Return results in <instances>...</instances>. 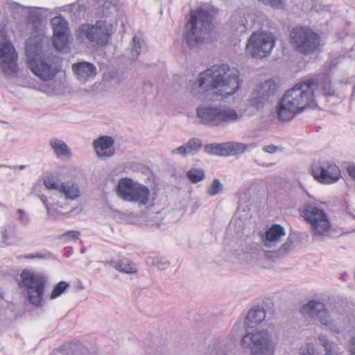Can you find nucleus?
<instances>
[{"label":"nucleus","mask_w":355,"mask_h":355,"mask_svg":"<svg viewBox=\"0 0 355 355\" xmlns=\"http://www.w3.org/2000/svg\"><path fill=\"white\" fill-rule=\"evenodd\" d=\"M187 176L193 184H197L205 178V173L202 168H191L187 172Z\"/></svg>","instance_id":"bb28decb"},{"label":"nucleus","mask_w":355,"mask_h":355,"mask_svg":"<svg viewBox=\"0 0 355 355\" xmlns=\"http://www.w3.org/2000/svg\"><path fill=\"white\" fill-rule=\"evenodd\" d=\"M60 192L62 193L67 199L70 200H75L80 196L78 186L71 182L60 183Z\"/></svg>","instance_id":"a878e982"},{"label":"nucleus","mask_w":355,"mask_h":355,"mask_svg":"<svg viewBox=\"0 0 355 355\" xmlns=\"http://www.w3.org/2000/svg\"><path fill=\"white\" fill-rule=\"evenodd\" d=\"M347 173L355 181V166H348Z\"/></svg>","instance_id":"09e8293b"},{"label":"nucleus","mask_w":355,"mask_h":355,"mask_svg":"<svg viewBox=\"0 0 355 355\" xmlns=\"http://www.w3.org/2000/svg\"><path fill=\"white\" fill-rule=\"evenodd\" d=\"M10 168H14V169H19V170H24L26 168V165H19V166H9Z\"/></svg>","instance_id":"864d4df0"},{"label":"nucleus","mask_w":355,"mask_h":355,"mask_svg":"<svg viewBox=\"0 0 355 355\" xmlns=\"http://www.w3.org/2000/svg\"><path fill=\"white\" fill-rule=\"evenodd\" d=\"M72 69L77 79L82 83H86L94 79L97 74L96 67L94 64L89 62L75 63L72 65Z\"/></svg>","instance_id":"aec40b11"},{"label":"nucleus","mask_w":355,"mask_h":355,"mask_svg":"<svg viewBox=\"0 0 355 355\" xmlns=\"http://www.w3.org/2000/svg\"><path fill=\"white\" fill-rule=\"evenodd\" d=\"M42 19V14L37 10L34 9L29 12L28 19L34 25H37L40 23Z\"/></svg>","instance_id":"a19ab883"},{"label":"nucleus","mask_w":355,"mask_h":355,"mask_svg":"<svg viewBox=\"0 0 355 355\" xmlns=\"http://www.w3.org/2000/svg\"><path fill=\"white\" fill-rule=\"evenodd\" d=\"M114 140L110 136H100L93 141V147L98 158L105 159L115 153Z\"/></svg>","instance_id":"6ab92c4d"},{"label":"nucleus","mask_w":355,"mask_h":355,"mask_svg":"<svg viewBox=\"0 0 355 355\" xmlns=\"http://www.w3.org/2000/svg\"><path fill=\"white\" fill-rule=\"evenodd\" d=\"M277 91L276 83L272 80H266L260 83L250 98L251 105L257 109H261L266 103L271 102Z\"/></svg>","instance_id":"ddd939ff"},{"label":"nucleus","mask_w":355,"mask_h":355,"mask_svg":"<svg viewBox=\"0 0 355 355\" xmlns=\"http://www.w3.org/2000/svg\"><path fill=\"white\" fill-rule=\"evenodd\" d=\"M17 58L15 49L10 41L6 40L1 44L0 59H2V62L0 66L4 73L10 75L17 72Z\"/></svg>","instance_id":"dca6fc26"},{"label":"nucleus","mask_w":355,"mask_h":355,"mask_svg":"<svg viewBox=\"0 0 355 355\" xmlns=\"http://www.w3.org/2000/svg\"><path fill=\"white\" fill-rule=\"evenodd\" d=\"M301 215L311 225L315 234L322 235L330 229V222L325 211L311 203L304 205Z\"/></svg>","instance_id":"9b49d317"},{"label":"nucleus","mask_w":355,"mask_h":355,"mask_svg":"<svg viewBox=\"0 0 355 355\" xmlns=\"http://www.w3.org/2000/svg\"><path fill=\"white\" fill-rule=\"evenodd\" d=\"M300 313L305 317L310 318L319 322L322 325L329 326V315L324 303L311 300L300 309Z\"/></svg>","instance_id":"2eb2a0df"},{"label":"nucleus","mask_w":355,"mask_h":355,"mask_svg":"<svg viewBox=\"0 0 355 355\" xmlns=\"http://www.w3.org/2000/svg\"><path fill=\"white\" fill-rule=\"evenodd\" d=\"M51 212H53L54 214V215H55V214L57 212V209L51 208Z\"/></svg>","instance_id":"bf43d9fd"},{"label":"nucleus","mask_w":355,"mask_h":355,"mask_svg":"<svg viewBox=\"0 0 355 355\" xmlns=\"http://www.w3.org/2000/svg\"><path fill=\"white\" fill-rule=\"evenodd\" d=\"M300 355H319L315 346L312 343H306L300 348Z\"/></svg>","instance_id":"72a5a7b5"},{"label":"nucleus","mask_w":355,"mask_h":355,"mask_svg":"<svg viewBox=\"0 0 355 355\" xmlns=\"http://www.w3.org/2000/svg\"><path fill=\"white\" fill-rule=\"evenodd\" d=\"M189 154L198 153L202 146V141L199 138H191L186 144Z\"/></svg>","instance_id":"c756f323"},{"label":"nucleus","mask_w":355,"mask_h":355,"mask_svg":"<svg viewBox=\"0 0 355 355\" xmlns=\"http://www.w3.org/2000/svg\"><path fill=\"white\" fill-rule=\"evenodd\" d=\"M241 345L249 349L252 355H273L275 347L272 334L267 330L246 334L241 340Z\"/></svg>","instance_id":"1a4fd4ad"},{"label":"nucleus","mask_w":355,"mask_h":355,"mask_svg":"<svg viewBox=\"0 0 355 355\" xmlns=\"http://www.w3.org/2000/svg\"><path fill=\"white\" fill-rule=\"evenodd\" d=\"M325 355H339V354H337L336 352H334V350L331 351V352H329V350H328V353L325 354Z\"/></svg>","instance_id":"4d7b16f0"},{"label":"nucleus","mask_w":355,"mask_h":355,"mask_svg":"<svg viewBox=\"0 0 355 355\" xmlns=\"http://www.w3.org/2000/svg\"><path fill=\"white\" fill-rule=\"evenodd\" d=\"M116 1L117 0H97L95 15L99 19L94 24L85 23L80 25L76 33L77 40L101 47L105 46L115 31L113 17L117 10Z\"/></svg>","instance_id":"f257e3e1"},{"label":"nucleus","mask_w":355,"mask_h":355,"mask_svg":"<svg viewBox=\"0 0 355 355\" xmlns=\"http://www.w3.org/2000/svg\"><path fill=\"white\" fill-rule=\"evenodd\" d=\"M197 82L202 92H211L220 99L234 94L241 87L239 71L227 64H216L200 73Z\"/></svg>","instance_id":"7ed1b4c3"},{"label":"nucleus","mask_w":355,"mask_h":355,"mask_svg":"<svg viewBox=\"0 0 355 355\" xmlns=\"http://www.w3.org/2000/svg\"><path fill=\"white\" fill-rule=\"evenodd\" d=\"M25 259H51L53 258V254L49 251H44L43 252L31 253L24 256Z\"/></svg>","instance_id":"f704fd0d"},{"label":"nucleus","mask_w":355,"mask_h":355,"mask_svg":"<svg viewBox=\"0 0 355 355\" xmlns=\"http://www.w3.org/2000/svg\"><path fill=\"white\" fill-rule=\"evenodd\" d=\"M135 54L139 56L141 51L146 47V42L142 36H135Z\"/></svg>","instance_id":"c9c22d12"},{"label":"nucleus","mask_w":355,"mask_h":355,"mask_svg":"<svg viewBox=\"0 0 355 355\" xmlns=\"http://www.w3.org/2000/svg\"><path fill=\"white\" fill-rule=\"evenodd\" d=\"M312 175L320 183L334 184L339 180L341 175L339 167L332 162L320 161L312 166Z\"/></svg>","instance_id":"f8f14e48"},{"label":"nucleus","mask_w":355,"mask_h":355,"mask_svg":"<svg viewBox=\"0 0 355 355\" xmlns=\"http://www.w3.org/2000/svg\"><path fill=\"white\" fill-rule=\"evenodd\" d=\"M49 145L53 149L54 154L58 158H69L71 156L70 148L62 140L58 138H53L49 141Z\"/></svg>","instance_id":"b1692460"},{"label":"nucleus","mask_w":355,"mask_h":355,"mask_svg":"<svg viewBox=\"0 0 355 355\" xmlns=\"http://www.w3.org/2000/svg\"><path fill=\"white\" fill-rule=\"evenodd\" d=\"M10 166H7V165H5V164H0V168L1 167H8L9 168Z\"/></svg>","instance_id":"052dcab7"},{"label":"nucleus","mask_w":355,"mask_h":355,"mask_svg":"<svg viewBox=\"0 0 355 355\" xmlns=\"http://www.w3.org/2000/svg\"><path fill=\"white\" fill-rule=\"evenodd\" d=\"M215 355H227L225 350H218Z\"/></svg>","instance_id":"6e6d98bb"},{"label":"nucleus","mask_w":355,"mask_h":355,"mask_svg":"<svg viewBox=\"0 0 355 355\" xmlns=\"http://www.w3.org/2000/svg\"><path fill=\"white\" fill-rule=\"evenodd\" d=\"M294 246L293 240L291 237H288L286 241L278 250V254L281 256H283L293 250Z\"/></svg>","instance_id":"e433bc0d"},{"label":"nucleus","mask_w":355,"mask_h":355,"mask_svg":"<svg viewBox=\"0 0 355 355\" xmlns=\"http://www.w3.org/2000/svg\"><path fill=\"white\" fill-rule=\"evenodd\" d=\"M150 193L147 187L135 182V203L139 206L146 205L149 202Z\"/></svg>","instance_id":"393cba45"},{"label":"nucleus","mask_w":355,"mask_h":355,"mask_svg":"<svg viewBox=\"0 0 355 355\" xmlns=\"http://www.w3.org/2000/svg\"><path fill=\"white\" fill-rule=\"evenodd\" d=\"M266 318V311L261 306H254L247 315L245 323L247 326L252 327L260 324Z\"/></svg>","instance_id":"5701e85b"},{"label":"nucleus","mask_w":355,"mask_h":355,"mask_svg":"<svg viewBox=\"0 0 355 355\" xmlns=\"http://www.w3.org/2000/svg\"><path fill=\"white\" fill-rule=\"evenodd\" d=\"M198 207V205H193V209H197Z\"/></svg>","instance_id":"680f3d73"},{"label":"nucleus","mask_w":355,"mask_h":355,"mask_svg":"<svg viewBox=\"0 0 355 355\" xmlns=\"http://www.w3.org/2000/svg\"><path fill=\"white\" fill-rule=\"evenodd\" d=\"M290 42L297 52L308 55L319 50L321 37L309 26H295L290 32Z\"/></svg>","instance_id":"6e6552de"},{"label":"nucleus","mask_w":355,"mask_h":355,"mask_svg":"<svg viewBox=\"0 0 355 355\" xmlns=\"http://www.w3.org/2000/svg\"><path fill=\"white\" fill-rule=\"evenodd\" d=\"M18 214L17 220L19 224L24 227H27L31 223V217L29 214L23 209H18L16 211Z\"/></svg>","instance_id":"473e14b6"},{"label":"nucleus","mask_w":355,"mask_h":355,"mask_svg":"<svg viewBox=\"0 0 355 355\" xmlns=\"http://www.w3.org/2000/svg\"><path fill=\"white\" fill-rule=\"evenodd\" d=\"M134 168H135V171H139L141 168H144V171H143V173H144L146 171L148 170L147 167H143V166H141V164H136L135 163Z\"/></svg>","instance_id":"603ef678"},{"label":"nucleus","mask_w":355,"mask_h":355,"mask_svg":"<svg viewBox=\"0 0 355 355\" xmlns=\"http://www.w3.org/2000/svg\"><path fill=\"white\" fill-rule=\"evenodd\" d=\"M118 262H123V263L121 264V268L116 269L117 270L128 274L133 273V267L127 259H122L118 261Z\"/></svg>","instance_id":"58836bf2"},{"label":"nucleus","mask_w":355,"mask_h":355,"mask_svg":"<svg viewBox=\"0 0 355 355\" xmlns=\"http://www.w3.org/2000/svg\"><path fill=\"white\" fill-rule=\"evenodd\" d=\"M40 198L46 209L47 214L49 216H54V214L51 212V207L49 206V204L48 203L47 198L45 196H40Z\"/></svg>","instance_id":"a18cd8bd"},{"label":"nucleus","mask_w":355,"mask_h":355,"mask_svg":"<svg viewBox=\"0 0 355 355\" xmlns=\"http://www.w3.org/2000/svg\"><path fill=\"white\" fill-rule=\"evenodd\" d=\"M153 350L151 348L148 349H147L148 355H164L161 350H156L155 354L153 353Z\"/></svg>","instance_id":"3c124183"},{"label":"nucleus","mask_w":355,"mask_h":355,"mask_svg":"<svg viewBox=\"0 0 355 355\" xmlns=\"http://www.w3.org/2000/svg\"><path fill=\"white\" fill-rule=\"evenodd\" d=\"M44 184L48 189H53L60 191V184L58 183L53 177L44 178Z\"/></svg>","instance_id":"4c0bfd02"},{"label":"nucleus","mask_w":355,"mask_h":355,"mask_svg":"<svg viewBox=\"0 0 355 355\" xmlns=\"http://www.w3.org/2000/svg\"><path fill=\"white\" fill-rule=\"evenodd\" d=\"M248 145L235 141H228L222 144H208L204 146L206 153L222 157L236 156L243 153L248 148Z\"/></svg>","instance_id":"4468645a"},{"label":"nucleus","mask_w":355,"mask_h":355,"mask_svg":"<svg viewBox=\"0 0 355 355\" xmlns=\"http://www.w3.org/2000/svg\"><path fill=\"white\" fill-rule=\"evenodd\" d=\"M307 80H313L314 85L312 87L315 94L316 88L319 87L323 96L328 98L337 96L336 89L332 87L331 76L329 71L319 73L315 78H307Z\"/></svg>","instance_id":"a211bd4d"},{"label":"nucleus","mask_w":355,"mask_h":355,"mask_svg":"<svg viewBox=\"0 0 355 355\" xmlns=\"http://www.w3.org/2000/svg\"><path fill=\"white\" fill-rule=\"evenodd\" d=\"M263 4L270 6V7L276 9H282L285 6L286 0H259Z\"/></svg>","instance_id":"ea45409f"},{"label":"nucleus","mask_w":355,"mask_h":355,"mask_svg":"<svg viewBox=\"0 0 355 355\" xmlns=\"http://www.w3.org/2000/svg\"><path fill=\"white\" fill-rule=\"evenodd\" d=\"M53 31V44L59 51L67 47L69 26L67 21L61 15L53 17L51 21Z\"/></svg>","instance_id":"f3484780"},{"label":"nucleus","mask_w":355,"mask_h":355,"mask_svg":"<svg viewBox=\"0 0 355 355\" xmlns=\"http://www.w3.org/2000/svg\"><path fill=\"white\" fill-rule=\"evenodd\" d=\"M146 262L148 265L153 266L160 270L166 269L169 266V262L168 261L165 260L162 257H148Z\"/></svg>","instance_id":"cd10ccee"},{"label":"nucleus","mask_w":355,"mask_h":355,"mask_svg":"<svg viewBox=\"0 0 355 355\" xmlns=\"http://www.w3.org/2000/svg\"><path fill=\"white\" fill-rule=\"evenodd\" d=\"M80 235V232L79 231L71 230L67 231L62 235V238L71 239L72 240H76L78 239Z\"/></svg>","instance_id":"37998d69"},{"label":"nucleus","mask_w":355,"mask_h":355,"mask_svg":"<svg viewBox=\"0 0 355 355\" xmlns=\"http://www.w3.org/2000/svg\"><path fill=\"white\" fill-rule=\"evenodd\" d=\"M15 224H8L2 227L1 231V239L2 242L6 245L10 244V242H8L9 239L11 235H12L15 232Z\"/></svg>","instance_id":"2f4dec72"},{"label":"nucleus","mask_w":355,"mask_h":355,"mask_svg":"<svg viewBox=\"0 0 355 355\" xmlns=\"http://www.w3.org/2000/svg\"><path fill=\"white\" fill-rule=\"evenodd\" d=\"M212 16L208 10L198 8L191 12L190 19L186 24L184 33L186 42L193 47L202 42L212 28Z\"/></svg>","instance_id":"39448f33"},{"label":"nucleus","mask_w":355,"mask_h":355,"mask_svg":"<svg viewBox=\"0 0 355 355\" xmlns=\"http://www.w3.org/2000/svg\"><path fill=\"white\" fill-rule=\"evenodd\" d=\"M286 232L284 228L279 224L272 225L265 234L263 239L264 245L268 248L275 246L279 243L282 237L285 236Z\"/></svg>","instance_id":"412c9836"},{"label":"nucleus","mask_w":355,"mask_h":355,"mask_svg":"<svg viewBox=\"0 0 355 355\" xmlns=\"http://www.w3.org/2000/svg\"><path fill=\"white\" fill-rule=\"evenodd\" d=\"M25 53L28 68L43 80H52L61 67V58L50 51L46 39L41 35L28 38L25 45Z\"/></svg>","instance_id":"f03ea898"},{"label":"nucleus","mask_w":355,"mask_h":355,"mask_svg":"<svg viewBox=\"0 0 355 355\" xmlns=\"http://www.w3.org/2000/svg\"><path fill=\"white\" fill-rule=\"evenodd\" d=\"M116 191L117 196L123 200L133 202V180L128 178L121 179Z\"/></svg>","instance_id":"4be33fe9"},{"label":"nucleus","mask_w":355,"mask_h":355,"mask_svg":"<svg viewBox=\"0 0 355 355\" xmlns=\"http://www.w3.org/2000/svg\"><path fill=\"white\" fill-rule=\"evenodd\" d=\"M19 288L26 291L27 300L36 306L43 305L46 276L42 272H35L31 269H24L20 274Z\"/></svg>","instance_id":"0eeeda50"},{"label":"nucleus","mask_w":355,"mask_h":355,"mask_svg":"<svg viewBox=\"0 0 355 355\" xmlns=\"http://www.w3.org/2000/svg\"><path fill=\"white\" fill-rule=\"evenodd\" d=\"M69 287V284L64 281H61L57 284L51 293L50 298L55 299L60 296Z\"/></svg>","instance_id":"7c9ffc66"},{"label":"nucleus","mask_w":355,"mask_h":355,"mask_svg":"<svg viewBox=\"0 0 355 355\" xmlns=\"http://www.w3.org/2000/svg\"><path fill=\"white\" fill-rule=\"evenodd\" d=\"M350 355H355V338H352L351 340V347L349 349Z\"/></svg>","instance_id":"8fccbe9b"},{"label":"nucleus","mask_w":355,"mask_h":355,"mask_svg":"<svg viewBox=\"0 0 355 355\" xmlns=\"http://www.w3.org/2000/svg\"><path fill=\"white\" fill-rule=\"evenodd\" d=\"M319 340L324 347L325 354L328 353V350H329V352L334 350L333 343H331L326 336H320Z\"/></svg>","instance_id":"79ce46f5"},{"label":"nucleus","mask_w":355,"mask_h":355,"mask_svg":"<svg viewBox=\"0 0 355 355\" xmlns=\"http://www.w3.org/2000/svg\"><path fill=\"white\" fill-rule=\"evenodd\" d=\"M275 38L271 33L255 32L248 40L246 53L253 58H266L271 53L275 46Z\"/></svg>","instance_id":"9d476101"},{"label":"nucleus","mask_w":355,"mask_h":355,"mask_svg":"<svg viewBox=\"0 0 355 355\" xmlns=\"http://www.w3.org/2000/svg\"><path fill=\"white\" fill-rule=\"evenodd\" d=\"M224 185L218 178L214 179L211 185L208 187L207 193L209 196H215L221 193L223 191Z\"/></svg>","instance_id":"c85d7f7f"},{"label":"nucleus","mask_w":355,"mask_h":355,"mask_svg":"<svg viewBox=\"0 0 355 355\" xmlns=\"http://www.w3.org/2000/svg\"><path fill=\"white\" fill-rule=\"evenodd\" d=\"M172 154H179L184 157H186L188 154H189L186 144L179 146L171 151Z\"/></svg>","instance_id":"c03bdc74"},{"label":"nucleus","mask_w":355,"mask_h":355,"mask_svg":"<svg viewBox=\"0 0 355 355\" xmlns=\"http://www.w3.org/2000/svg\"><path fill=\"white\" fill-rule=\"evenodd\" d=\"M313 80L307 79L295 85L285 92L277 104V116L282 121H290L306 108H315L317 103L311 89Z\"/></svg>","instance_id":"20e7f679"},{"label":"nucleus","mask_w":355,"mask_h":355,"mask_svg":"<svg viewBox=\"0 0 355 355\" xmlns=\"http://www.w3.org/2000/svg\"><path fill=\"white\" fill-rule=\"evenodd\" d=\"M105 263L112 266V268H115L116 270L121 268V264L123 263V262H118L114 260L107 261Z\"/></svg>","instance_id":"de8ad7c7"},{"label":"nucleus","mask_w":355,"mask_h":355,"mask_svg":"<svg viewBox=\"0 0 355 355\" xmlns=\"http://www.w3.org/2000/svg\"><path fill=\"white\" fill-rule=\"evenodd\" d=\"M196 113L202 124L216 128H225L239 117L234 109L216 105H199Z\"/></svg>","instance_id":"423d86ee"},{"label":"nucleus","mask_w":355,"mask_h":355,"mask_svg":"<svg viewBox=\"0 0 355 355\" xmlns=\"http://www.w3.org/2000/svg\"><path fill=\"white\" fill-rule=\"evenodd\" d=\"M144 86H145V87L148 86V87H152V83H150V82L145 83H144Z\"/></svg>","instance_id":"13d9d810"},{"label":"nucleus","mask_w":355,"mask_h":355,"mask_svg":"<svg viewBox=\"0 0 355 355\" xmlns=\"http://www.w3.org/2000/svg\"><path fill=\"white\" fill-rule=\"evenodd\" d=\"M263 150L266 153L273 154L277 151V147L273 144L267 145L263 147Z\"/></svg>","instance_id":"49530a36"},{"label":"nucleus","mask_w":355,"mask_h":355,"mask_svg":"<svg viewBox=\"0 0 355 355\" xmlns=\"http://www.w3.org/2000/svg\"><path fill=\"white\" fill-rule=\"evenodd\" d=\"M19 7L21 8H29V7H24L23 6H21L19 3H13V8H19ZM30 8H31L30 7Z\"/></svg>","instance_id":"5fc2aeb1"}]
</instances>
